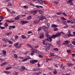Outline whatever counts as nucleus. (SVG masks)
I'll return each mask as SVG.
<instances>
[{"instance_id": "f257e3e1", "label": "nucleus", "mask_w": 75, "mask_h": 75, "mask_svg": "<svg viewBox=\"0 0 75 75\" xmlns=\"http://www.w3.org/2000/svg\"><path fill=\"white\" fill-rule=\"evenodd\" d=\"M44 45H45L46 48H50V46H52L51 44H50L48 43H43Z\"/></svg>"}, {"instance_id": "f03ea898", "label": "nucleus", "mask_w": 75, "mask_h": 75, "mask_svg": "<svg viewBox=\"0 0 75 75\" xmlns=\"http://www.w3.org/2000/svg\"><path fill=\"white\" fill-rule=\"evenodd\" d=\"M38 61V60H30V62L31 64H34L35 63H36V62H37Z\"/></svg>"}, {"instance_id": "7ed1b4c3", "label": "nucleus", "mask_w": 75, "mask_h": 75, "mask_svg": "<svg viewBox=\"0 0 75 75\" xmlns=\"http://www.w3.org/2000/svg\"><path fill=\"white\" fill-rule=\"evenodd\" d=\"M56 37H57V35H52V36L51 37V38L50 39V41H52V38H55Z\"/></svg>"}, {"instance_id": "20e7f679", "label": "nucleus", "mask_w": 75, "mask_h": 75, "mask_svg": "<svg viewBox=\"0 0 75 75\" xmlns=\"http://www.w3.org/2000/svg\"><path fill=\"white\" fill-rule=\"evenodd\" d=\"M25 68L24 67H21L20 68H19V70H20L22 72H23V71H24V70H25Z\"/></svg>"}, {"instance_id": "39448f33", "label": "nucleus", "mask_w": 75, "mask_h": 75, "mask_svg": "<svg viewBox=\"0 0 75 75\" xmlns=\"http://www.w3.org/2000/svg\"><path fill=\"white\" fill-rule=\"evenodd\" d=\"M38 10H35V11H33L32 12H31V13L33 14V15H35L37 14V12H38Z\"/></svg>"}, {"instance_id": "423d86ee", "label": "nucleus", "mask_w": 75, "mask_h": 75, "mask_svg": "<svg viewBox=\"0 0 75 75\" xmlns=\"http://www.w3.org/2000/svg\"><path fill=\"white\" fill-rule=\"evenodd\" d=\"M50 56H51L53 58L56 59L57 56L54 55V53H50Z\"/></svg>"}, {"instance_id": "0eeeda50", "label": "nucleus", "mask_w": 75, "mask_h": 75, "mask_svg": "<svg viewBox=\"0 0 75 75\" xmlns=\"http://www.w3.org/2000/svg\"><path fill=\"white\" fill-rule=\"evenodd\" d=\"M21 22L22 23V24L23 25V24H26V23H28V21H24L23 20H21Z\"/></svg>"}, {"instance_id": "6e6552de", "label": "nucleus", "mask_w": 75, "mask_h": 75, "mask_svg": "<svg viewBox=\"0 0 75 75\" xmlns=\"http://www.w3.org/2000/svg\"><path fill=\"white\" fill-rule=\"evenodd\" d=\"M67 47H70L71 48L74 47V46L72 45L71 44H67Z\"/></svg>"}, {"instance_id": "1a4fd4ad", "label": "nucleus", "mask_w": 75, "mask_h": 75, "mask_svg": "<svg viewBox=\"0 0 75 75\" xmlns=\"http://www.w3.org/2000/svg\"><path fill=\"white\" fill-rule=\"evenodd\" d=\"M42 71L40 72L38 71V72H35V73L33 74L34 75H40V74H41Z\"/></svg>"}, {"instance_id": "9d476101", "label": "nucleus", "mask_w": 75, "mask_h": 75, "mask_svg": "<svg viewBox=\"0 0 75 75\" xmlns=\"http://www.w3.org/2000/svg\"><path fill=\"white\" fill-rule=\"evenodd\" d=\"M43 19H45V17H44V16L42 15L41 16L40 20H42Z\"/></svg>"}, {"instance_id": "9b49d317", "label": "nucleus", "mask_w": 75, "mask_h": 75, "mask_svg": "<svg viewBox=\"0 0 75 75\" xmlns=\"http://www.w3.org/2000/svg\"><path fill=\"white\" fill-rule=\"evenodd\" d=\"M62 23L63 24H64V25H66L67 24V22L65 21H64L63 20H62Z\"/></svg>"}, {"instance_id": "f8f14e48", "label": "nucleus", "mask_w": 75, "mask_h": 75, "mask_svg": "<svg viewBox=\"0 0 75 75\" xmlns=\"http://www.w3.org/2000/svg\"><path fill=\"white\" fill-rule=\"evenodd\" d=\"M38 54H39V57H40V58H42L44 57V55H43V54L42 53H40V54H39V53H38Z\"/></svg>"}, {"instance_id": "ddd939ff", "label": "nucleus", "mask_w": 75, "mask_h": 75, "mask_svg": "<svg viewBox=\"0 0 75 75\" xmlns=\"http://www.w3.org/2000/svg\"><path fill=\"white\" fill-rule=\"evenodd\" d=\"M44 34L42 33L39 36L40 37V38H44Z\"/></svg>"}, {"instance_id": "4468645a", "label": "nucleus", "mask_w": 75, "mask_h": 75, "mask_svg": "<svg viewBox=\"0 0 75 75\" xmlns=\"http://www.w3.org/2000/svg\"><path fill=\"white\" fill-rule=\"evenodd\" d=\"M38 11L40 14H44V12L42 11L39 10Z\"/></svg>"}, {"instance_id": "2eb2a0df", "label": "nucleus", "mask_w": 75, "mask_h": 75, "mask_svg": "<svg viewBox=\"0 0 75 75\" xmlns=\"http://www.w3.org/2000/svg\"><path fill=\"white\" fill-rule=\"evenodd\" d=\"M56 35L57 37H59V35H61V33L58 32Z\"/></svg>"}, {"instance_id": "dca6fc26", "label": "nucleus", "mask_w": 75, "mask_h": 75, "mask_svg": "<svg viewBox=\"0 0 75 75\" xmlns=\"http://www.w3.org/2000/svg\"><path fill=\"white\" fill-rule=\"evenodd\" d=\"M67 65L68 67H71V66L74 65L73 64H71V63H67Z\"/></svg>"}, {"instance_id": "f3484780", "label": "nucleus", "mask_w": 75, "mask_h": 75, "mask_svg": "<svg viewBox=\"0 0 75 75\" xmlns=\"http://www.w3.org/2000/svg\"><path fill=\"white\" fill-rule=\"evenodd\" d=\"M60 40H59L58 41H57V44L58 45V46L60 47L61 46V44H60Z\"/></svg>"}, {"instance_id": "a211bd4d", "label": "nucleus", "mask_w": 75, "mask_h": 75, "mask_svg": "<svg viewBox=\"0 0 75 75\" xmlns=\"http://www.w3.org/2000/svg\"><path fill=\"white\" fill-rule=\"evenodd\" d=\"M52 27H53L54 28H55L57 27L58 26L54 24H52L51 25Z\"/></svg>"}, {"instance_id": "6ab92c4d", "label": "nucleus", "mask_w": 75, "mask_h": 75, "mask_svg": "<svg viewBox=\"0 0 75 75\" xmlns=\"http://www.w3.org/2000/svg\"><path fill=\"white\" fill-rule=\"evenodd\" d=\"M67 35L68 36V37H71V36H72V35L71 34V33H70V32H68L67 33Z\"/></svg>"}, {"instance_id": "aec40b11", "label": "nucleus", "mask_w": 75, "mask_h": 75, "mask_svg": "<svg viewBox=\"0 0 75 75\" xmlns=\"http://www.w3.org/2000/svg\"><path fill=\"white\" fill-rule=\"evenodd\" d=\"M22 45V44H20L18 46H17V47H16V48H20L21 47Z\"/></svg>"}, {"instance_id": "412c9836", "label": "nucleus", "mask_w": 75, "mask_h": 75, "mask_svg": "<svg viewBox=\"0 0 75 75\" xmlns=\"http://www.w3.org/2000/svg\"><path fill=\"white\" fill-rule=\"evenodd\" d=\"M63 37L64 38H69V37L66 35H63Z\"/></svg>"}, {"instance_id": "4be33fe9", "label": "nucleus", "mask_w": 75, "mask_h": 75, "mask_svg": "<svg viewBox=\"0 0 75 75\" xmlns=\"http://www.w3.org/2000/svg\"><path fill=\"white\" fill-rule=\"evenodd\" d=\"M46 37L48 39H50H50L51 38V37H50V36L49 35H47Z\"/></svg>"}, {"instance_id": "5701e85b", "label": "nucleus", "mask_w": 75, "mask_h": 75, "mask_svg": "<svg viewBox=\"0 0 75 75\" xmlns=\"http://www.w3.org/2000/svg\"><path fill=\"white\" fill-rule=\"evenodd\" d=\"M2 52L4 53V55L6 56V51L5 50H3Z\"/></svg>"}, {"instance_id": "b1692460", "label": "nucleus", "mask_w": 75, "mask_h": 75, "mask_svg": "<svg viewBox=\"0 0 75 75\" xmlns=\"http://www.w3.org/2000/svg\"><path fill=\"white\" fill-rule=\"evenodd\" d=\"M6 22H8V23H13V22H14V21H6Z\"/></svg>"}, {"instance_id": "393cba45", "label": "nucleus", "mask_w": 75, "mask_h": 75, "mask_svg": "<svg viewBox=\"0 0 75 75\" xmlns=\"http://www.w3.org/2000/svg\"><path fill=\"white\" fill-rule=\"evenodd\" d=\"M13 74L14 75H18V72H16V71H14L13 72Z\"/></svg>"}, {"instance_id": "a878e982", "label": "nucleus", "mask_w": 75, "mask_h": 75, "mask_svg": "<svg viewBox=\"0 0 75 75\" xmlns=\"http://www.w3.org/2000/svg\"><path fill=\"white\" fill-rule=\"evenodd\" d=\"M63 65H62L60 67L61 68H62V69H65V67L64 66H63Z\"/></svg>"}, {"instance_id": "bb28decb", "label": "nucleus", "mask_w": 75, "mask_h": 75, "mask_svg": "<svg viewBox=\"0 0 75 75\" xmlns=\"http://www.w3.org/2000/svg\"><path fill=\"white\" fill-rule=\"evenodd\" d=\"M4 72L6 73V74H11V72L8 71H5Z\"/></svg>"}, {"instance_id": "cd10ccee", "label": "nucleus", "mask_w": 75, "mask_h": 75, "mask_svg": "<svg viewBox=\"0 0 75 75\" xmlns=\"http://www.w3.org/2000/svg\"><path fill=\"white\" fill-rule=\"evenodd\" d=\"M50 50V47H46V51H48Z\"/></svg>"}, {"instance_id": "c85d7f7f", "label": "nucleus", "mask_w": 75, "mask_h": 75, "mask_svg": "<svg viewBox=\"0 0 75 75\" xmlns=\"http://www.w3.org/2000/svg\"><path fill=\"white\" fill-rule=\"evenodd\" d=\"M32 17H31V16H28V17L27 18V20H28L30 19H31Z\"/></svg>"}, {"instance_id": "c756f323", "label": "nucleus", "mask_w": 75, "mask_h": 75, "mask_svg": "<svg viewBox=\"0 0 75 75\" xmlns=\"http://www.w3.org/2000/svg\"><path fill=\"white\" fill-rule=\"evenodd\" d=\"M22 38L23 39H25L26 38V37L25 36H24V35H22L21 36Z\"/></svg>"}, {"instance_id": "7c9ffc66", "label": "nucleus", "mask_w": 75, "mask_h": 75, "mask_svg": "<svg viewBox=\"0 0 75 75\" xmlns=\"http://www.w3.org/2000/svg\"><path fill=\"white\" fill-rule=\"evenodd\" d=\"M69 42H70L69 41L67 40H66V41H65V44H69Z\"/></svg>"}, {"instance_id": "2f4dec72", "label": "nucleus", "mask_w": 75, "mask_h": 75, "mask_svg": "<svg viewBox=\"0 0 75 75\" xmlns=\"http://www.w3.org/2000/svg\"><path fill=\"white\" fill-rule=\"evenodd\" d=\"M42 30V28L41 27H40L38 29V31H41Z\"/></svg>"}, {"instance_id": "473e14b6", "label": "nucleus", "mask_w": 75, "mask_h": 75, "mask_svg": "<svg viewBox=\"0 0 75 75\" xmlns=\"http://www.w3.org/2000/svg\"><path fill=\"white\" fill-rule=\"evenodd\" d=\"M35 7H38V8H40V7H41V8H43V7H42V6H38V5H36V6H35Z\"/></svg>"}, {"instance_id": "72a5a7b5", "label": "nucleus", "mask_w": 75, "mask_h": 75, "mask_svg": "<svg viewBox=\"0 0 75 75\" xmlns=\"http://www.w3.org/2000/svg\"><path fill=\"white\" fill-rule=\"evenodd\" d=\"M0 61H1V62L4 61H5V59L0 58Z\"/></svg>"}, {"instance_id": "f704fd0d", "label": "nucleus", "mask_w": 75, "mask_h": 75, "mask_svg": "<svg viewBox=\"0 0 75 75\" xmlns=\"http://www.w3.org/2000/svg\"><path fill=\"white\" fill-rule=\"evenodd\" d=\"M27 45H28V47H29L31 48V49H33V47H32V46H31L30 45V44H28Z\"/></svg>"}, {"instance_id": "c9c22d12", "label": "nucleus", "mask_w": 75, "mask_h": 75, "mask_svg": "<svg viewBox=\"0 0 75 75\" xmlns=\"http://www.w3.org/2000/svg\"><path fill=\"white\" fill-rule=\"evenodd\" d=\"M39 21H35L34 22V24H38V23Z\"/></svg>"}, {"instance_id": "e433bc0d", "label": "nucleus", "mask_w": 75, "mask_h": 75, "mask_svg": "<svg viewBox=\"0 0 75 75\" xmlns=\"http://www.w3.org/2000/svg\"><path fill=\"white\" fill-rule=\"evenodd\" d=\"M44 27V28H45V29H48V27L45 26H42V28H43Z\"/></svg>"}, {"instance_id": "4c0bfd02", "label": "nucleus", "mask_w": 75, "mask_h": 75, "mask_svg": "<svg viewBox=\"0 0 75 75\" xmlns=\"http://www.w3.org/2000/svg\"><path fill=\"white\" fill-rule=\"evenodd\" d=\"M18 19H19V16H17L15 18V20H17Z\"/></svg>"}, {"instance_id": "58836bf2", "label": "nucleus", "mask_w": 75, "mask_h": 75, "mask_svg": "<svg viewBox=\"0 0 75 75\" xmlns=\"http://www.w3.org/2000/svg\"><path fill=\"white\" fill-rule=\"evenodd\" d=\"M17 45H18V43H15L14 44V46H15V47H17Z\"/></svg>"}, {"instance_id": "ea45409f", "label": "nucleus", "mask_w": 75, "mask_h": 75, "mask_svg": "<svg viewBox=\"0 0 75 75\" xmlns=\"http://www.w3.org/2000/svg\"><path fill=\"white\" fill-rule=\"evenodd\" d=\"M44 31L45 32V33L46 34H48V31H47L45 29L44 30Z\"/></svg>"}, {"instance_id": "a19ab883", "label": "nucleus", "mask_w": 75, "mask_h": 75, "mask_svg": "<svg viewBox=\"0 0 75 75\" xmlns=\"http://www.w3.org/2000/svg\"><path fill=\"white\" fill-rule=\"evenodd\" d=\"M4 26L5 27H7V26H8V24H7V22L5 23Z\"/></svg>"}, {"instance_id": "79ce46f5", "label": "nucleus", "mask_w": 75, "mask_h": 75, "mask_svg": "<svg viewBox=\"0 0 75 75\" xmlns=\"http://www.w3.org/2000/svg\"><path fill=\"white\" fill-rule=\"evenodd\" d=\"M58 28H54V31H57L58 30Z\"/></svg>"}, {"instance_id": "37998d69", "label": "nucleus", "mask_w": 75, "mask_h": 75, "mask_svg": "<svg viewBox=\"0 0 75 75\" xmlns=\"http://www.w3.org/2000/svg\"><path fill=\"white\" fill-rule=\"evenodd\" d=\"M14 56L15 58H18V56H17V55L16 54H14Z\"/></svg>"}, {"instance_id": "c03bdc74", "label": "nucleus", "mask_w": 75, "mask_h": 75, "mask_svg": "<svg viewBox=\"0 0 75 75\" xmlns=\"http://www.w3.org/2000/svg\"><path fill=\"white\" fill-rule=\"evenodd\" d=\"M62 12H59L58 13H57L56 14H58V15H60V14H62Z\"/></svg>"}, {"instance_id": "a18cd8bd", "label": "nucleus", "mask_w": 75, "mask_h": 75, "mask_svg": "<svg viewBox=\"0 0 75 75\" xmlns=\"http://www.w3.org/2000/svg\"><path fill=\"white\" fill-rule=\"evenodd\" d=\"M8 42H9V43H10V44H13V42H12L11 41H10V40H9Z\"/></svg>"}, {"instance_id": "49530a36", "label": "nucleus", "mask_w": 75, "mask_h": 75, "mask_svg": "<svg viewBox=\"0 0 75 75\" xmlns=\"http://www.w3.org/2000/svg\"><path fill=\"white\" fill-rule=\"evenodd\" d=\"M33 71H38V68L35 69V68H33Z\"/></svg>"}, {"instance_id": "de8ad7c7", "label": "nucleus", "mask_w": 75, "mask_h": 75, "mask_svg": "<svg viewBox=\"0 0 75 75\" xmlns=\"http://www.w3.org/2000/svg\"><path fill=\"white\" fill-rule=\"evenodd\" d=\"M23 8H28V6H23Z\"/></svg>"}, {"instance_id": "09e8293b", "label": "nucleus", "mask_w": 75, "mask_h": 75, "mask_svg": "<svg viewBox=\"0 0 75 75\" xmlns=\"http://www.w3.org/2000/svg\"><path fill=\"white\" fill-rule=\"evenodd\" d=\"M0 19H1V20H3V19H4V17L1 16H0Z\"/></svg>"}, {"instance_id": "8fccbe9b", "label": "nucleus", "mask_w": 75, "mask_h": 75, "mask_svg": "<svg viewBox=\"0 0 75 75\" xmlns=\"http://www.w3.org/2000/svg\"><path fill=\"white\" fill-rule=\"evenodd\" d=\"M65 25L64 27V28H67L68 27V25H67V24Z\"/></svg>"}, {"instance_id": "3c124183", "label": "nucleus", "mask_w": 75, "mask_h": 75, "mask_svg": "<svg viewBox=\"0 0 75 75\" xmlns=\"http://www.w3.org/2000/svg\"><path fill=\"white\" fill-rule=\"evenodd\" d=\"M62 14L63 15H64V16H67V14H65V12H63V13H62Z\"/></svg>"}, {"instance_id": "603ef678", "label": "nucleus", "mask_w": 75, "mask_h": 75, "mask_svg": "<svg viewBox=\"0 0 75 75\" xmlns=\"http://www.w3.org/2000/svg\"><path fill=\"white\" fill-rule=\"evenodd\" d=\"M61 18L62 20H67V19L64 17H62Z\"/></svg>"}, {"instance_id": "864d4df0", "label": "nucleus", "mask_w": 75, "mask_h": 75, "mask_svg": "<svg viewBox=\"0 0 75 75\" xmlns=\"http://www.w3.org/2000/svg\"><path fill=\"white\" fill-rule=\"evenodd\" d=\"M11 34H12V32H10V33H8V35H11Z\"/></svg>"}, {"instance_id": "5fc2aeb1", "label": "nucleus", "mask_w": 75, "mask_h": 75, "mask_svg": "<svg viewBox=\"0 0 75 75\" xmlns=\"http://www.w3.org/2000/svg\"><path fill=\"white\" fill-rule=\"evenodd\" d=\"M26 59H27V60H28V59H31V57L29 56H28L26 58Z\"/></svg>"}, {"instance_id": "6e6d98bb", "label": "nucleus", "mask_w": 75, "mask_h": 75, "mask_svg": "<svg viewBox=\"0 0 75 75\" xmlns=\"http://www.w3.org/2000/svg\"><path fill=\"white\" fill-rule=\"evenodd\" d=\"M54 50V51H58V49L57 48H55L53 49Z\"/></svg>"}, {"instance_id": "4d7b16f0", "label": "nucleus", "mask_w": 75, "mask_h": 75, "mask_svg": "<svg viewBox=\"0 0 75 75\" xmlns=\"http://www.w3.org/2000/svg\"><path fill=\"white\" fill-rule=\"evenodd\" d=\"M43 1H41V0H40L39 1V2L41 4H43Z\"/></svg>"}, {"instance_id": "13d9d810", "label": "nucleus", "mask_w": 75, "mask_h": 75, "mask_svg": "<svg viewBox=\"0 0 75 75\" xmlns=\"http://www.w3.org/2000/svg\"><path fill=\"white\" fill-rule=\"evenodd\" d=\"M8 4H9V6H13V5L12 4H11V2H9L8 3Z\"/></svg>"}, {"instance_id": "bf43d9fd", "label": "nucleus", "mask_w": 75, "mask_h": 75, "mask_svg": "<svg viewBox=\"0 0 75 75\" xmlns=\"http://www.w3.org/2000/svg\"><path fill=\"white\" fill-rule=\"evenodd\" d=\"M23 62H25V61H27V58L25 59H23Z\"/></svg>"}, {"instance_id": "052dcab7", "label": "nucleus", "mask_w": 75, "mask_h": 75, "mask_svg": "<svg viewBox=\"0 0 75 75\" xmlns=\"http://www.w3.org/2000/svg\"><path fill=\"white\" fill-rule=\"evenodd\" d=\"M69 3L70 4V6H73L74 5V4L72 2H69Z\"/></svg>"}, {"instance_id": "680f3d73", "label": "nucleus", "mask_w": 75, "mask_h": 75, "mask_svg": "<svg viewBox=\"0 0 75 75\" xmlns=\"http://www.w3.org/2000/svg\"><path fill=\"white\" fill-rule=\"evenodd\" d=\"M9 30H11V29H12V26H9Z\"/></svg>"}, {"instance_id": "e2e57ef3", "label": "nucleus", "mask_w": 75, "mask_h": 75, "mask_svg": "<svg viewBox=\"0 0 75 75\" xmlns=\"http://www.w3.org/2000/svg\"><path fill=\"white\" fill-rule=\"evenodd\" d=\"M53 73L54 74H57V71H53Z\"/></svg>"}, {"instance_id": "0e129e2a", "label": "nucleus", "mask_w": 75, "mask_h": 75, "mask_svg": "<svg viewBox=\"0 0 75 75\" xmlns=\"http://www.w3.org/2000/svg\"><path fill=\"white\" fill-rule=\"evenodd\" d=\"M38 71H42V69H39L38 68Z\"/></svg>"}, {"instance_id": "69168bd1", "label": "nucleus", "mask_w": 75, "mask_h": 75, "mask_svg": "<svg viewBox=\"0 0 75 75\" xmlns=\"http://www.w3.org/2000/svg\"><path fill=\"white\" fill-rule=\"evenodd\" d=\"M70 20H71V21H72V22H73V21H74V19H73V18H71L70 19Z\"/></svg>"}, {"instance_id": "338daca9", "label": "nucleus", "mask_w": 75, "mask_h": 75, "mask_svg": "<svg viewBox=\"0 0 75 75\" xmlns=\"http://www.w3.org/2000/svg\"><path fill=\"white\" fill-rule=\"evenodd\" d=\"M73 33L74 35H72V36H75V32H73Z\"/></svg>"}, {"instance_id": "774afa93", "label": "nucleus", "mask_w": 75, "mask_h": 75, "mask_svg": "<svg viewBox=\"0 0 75 75\" xmlns=\"http://www.w3.org/2000/svg\"><path fill=\"white\" fill-rule=\"evenodd\" d=\"M71 27H72V28H75V25H71Z\"/></svg>"}]
</instances>
